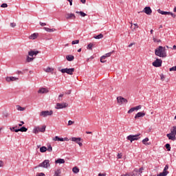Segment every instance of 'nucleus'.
Here are the masks:
<instances>
[{
	"label": "nucleus",
	"instance_id": "1",
	"mask_svg": "<svg viewBox=\"0 0 176 176\" xmlns=\"http://www.w3.org/2000/svg\"><path fill=\"white\" fill-rule=\"evenodd\" d=\"M155 56H158V57H167V53L166 52V47H163L162 46H159L155 51Z\"/></svg>",
	"mask_w": 176,
	"mask_h": 176
},
{
	"label": "nucleus",
	"instance_id": "2",
	"mask_svg": "<svg viewBox=\"0 0 176 176\" xmlns=\"http://www.w3.org/2000/svg\"><path fill=\"white\" fill-rule=\"evenodd\" d=\"M140 135H141V133L129 135L127 136L126 140H128V141H131V142H133V141H138V140H140Z\"/></svg>",
	"mask_w": 176,
	"mask_h": 176
},
{
	"label": "nucleus",
	"instance_id": "3",
	"mask_svg": "<svg viewBox=\"0 0 176 176\" xmlns=\"http://www.w3.org/2000/svg\"><path fill=\"white\" fill-rule=\"evenodd\" d=\"M46 131V126L43 125L42 127L37 126L33 129L34 134H38L39 133H45Z\"/></svg>",
	"mask_w": 176,
	"mask_h": 176
},
{
	"label": "nucleus",
	"instance_id": "4",
	"mask_svg": "<svg viewBox=\"0 0 176 176\" xmlns=\"http://www.w3.org/2000/svg\"><path fill=\"white\" fill-rule=\"evenodd\" d=\"M75 72V68H65V69H61L60 72L62 74H67L68 75H74V72Z\"/></svg>",
	"mask_w": 176,
	"mask_h": 176
},
{
	"label": "nucleus",
	"instance_id": "5",
	"mask_svg": "<svg viewBox=\"0 0 176 176\" xmlns=\"http://www.w3.org/2000/svg\"><path fill=\"white\" fill-rule=\"evenodd\" d=\"M117 102L118 105H123V104H127L128 101L127 99L122 96H118L117 97Z\"/></svg>",
	"mask_w": 176,
	"mask_h": 176
},
{
	"label": "nucleus",
	"instance_id": "6",
	"mask_svg": "<svg viewBox=\"0 0 176 176\" xmlns=\"http://www.w3.org/2000/svg\"><path fill=\"white\" fill-rule=\"evenodd\" d=\"M50 160H45L42 163L39 164L38 167H43V168H47L50 167Z\"/></svg>",
	"mask_w": 176,
	"mask_h": 176
},
{
	"label": "nucleus",
	"instance_id": "7",
	"mask_svg": "<svg viewBox=\"0 0 176 176\" xmlns=\"http://www.w3.org/2000/svg\"><path fill=\"white\" fill-rule=\"evenodd\" d=\"M53 115V111H43L40 113V116H43V118H46L47 116H52Z\"/></svg>",
	"mask_w": 176,
	"mask_h": 176
},
{
	"label": "nucleus",
	"instance_id": "8",
	"mask_svg": "<svg viewBox=\"0 0 176 176\" xmlns=\"http://www.w3.org/2000/svg\"><path fill=\"white\" fill-rule=\"evenodd\" d=\"M68 107V103L63 102V103H56V109H63V108H67Z\"/></svg>",
	"mask_w": 176,
	"mask_h": 176
},
{
	"label": "nucleus",
	"instance_id": "9",
	"mask_svg": "<svg viewBox=\"0 0 176 176\" xmlns=\"http://www.w3.org/2000/svg\"><path fill=\"white\" fill-rule=\"evenodd\" d=\"M163 63V60L162 59L157 58L153 63V65L155 67H159L162 66V64Z\"/></svg>",
	"mask_w": 176,
	"mask_h": 176
},
{
	"label": "nucleus",
	"instance_id": "10",
	"mask_svg": "<svg viewBox=\"0 0 176 176\" xmlns=\"http://www.w3.org/2000/svg\"><path fill=\"white\" fill-rule=\"evenodd\" d=\"M142 12L146 13V14H148V16H151V14H152V9L151 7H145Z\"/></svg>",
	"mask_w": 176,
	"mask_h": 176
},
{
	"label": "nucleus",
	"instance_id": "11",
	"mask_svg": "<svg viewBox=\"0 0 176 176\" xmlns=\"http://www.w3.org/2000/svg\"><path fill=\"white\" fill-rule=\"evenodd\" d=\"M6 80L8 82H14L16 80H19V78H16V77H13V76H7L6 78Z\"/></svg>",
	"mask_w": 176,
	"mask_h": 176
},
{
	"label": "nucleus",
	"instance_id": "12",
	"mask_svg": "<svg viewBox=\"0 0 176 176\" xmlns=\"http://www.w3.org/2000/svg\"><path fill=\"white\" fill-rule=\"evenodd\" d=\"M141 108H142V106H141V105H138L137 107H132L128 111V113H133V112H134V111H138V109H141Z\"/></svg>",
	"mask_w": 176,
	"mask_h": 176
},
{
	"label": "nucleus",
	"instance_id": "13",
	"mask_svg": "<svg viewBox=\"0 0 176 176\" xmlns=\"http://www.w3.org/2000/svg\"><path fill=\"white\" fill-rule=\"evenodd\" d=\"M38 54H39V51L31 50L28 52V56H30L32 58Z\"/></svg>",
	"mask_w": 176,
	"mask_h": 176
},
{
	"label": "nucleus",
	"instance_id": "14",
	"mask_svg": "<svg viewBox=\"0 0 176 176\" xmlns=\"http://www.w3.org/2000/svg\"><path fill=\"white\" fill-rule=\"evenodd\" d=\"M145 116V113L144 111L138 112L135 116V119H138V118H144Z\"/></svg>",
	"mask_w": 176,
	"mask_h": 176
},
{
	"label": "nucleus",
	"instance_id": "15",
	"mask_svg": "<svg viewBox=\"0 0 176 176\" xmlns=\"http://www.w3.org/2000/svg\"><path fill=\"white\" fill-rule=\"evenodd\" d=\"M166 137H168V140H171L172 141L176 140V137L173 133H170L166 135Z\"/></svg>",
	"mask_w": 176,
	"mask_h": 176
},
{
	"label": "nucleus",
	"instance_id": "16",
	"mask_svg": "<svg viewBox=\"0 0 176 176\" xmlns=\"http://www.w3.org/2000/svg\"><path fill=\"white\" fill-rule=\"evenodd\" d=\"M56 164H64L65 160L64 159L58 158L55 161Z\"/></svg>",
	"mask_w": 176,
	"mask_h": 176
},
{
	"label": "nucleus",
	"instance_id": "17",
	"mask_svg": "<svg viewBox=\"0 0 176 176\" xmlns=\"http://www.w3.org/2000/svg\"><path fill=\"white\" fill-rule=\"evenodd\" d=\"M76 16H75L74 14H67L66 15V19H70V20H74V19H76Z\"/></svg>",
	"mask_w": 176,
	"mask_h": 176
},
{
	"label": "nucleus",
	"instance_id": "18",
	"mask_svg": "<svg viewBox=\"0 0 176 176\" xmlns=\"http://www.w3.org/2000/svg\"><path fill=\"white\" fill-rule=\"evenodd\" d=\"M38 93H41V94H45V93H49V90L46 88H40L38 91Z\"/></svg>",
	"mask_w": 176,
	"mask_h": 176
},
{
	"label": "nucleus",
	"instance_id": "19",
	"mask_svg": "<svg viewBox=\"0 0 176 176\" xmlns=\"http://www.w3.org/2000/svg\"><path fill=\"white\" fill-rule=\"evenodd\" d=\"M157 12L160 14H164V15L171 14V12L162 11L160 9L157 10Z\"/></svg>",
	"mask_w": 176,
	"mask_h": 176
},
{
	"label": "nucleus",
	"instance_id": "20",
	"mask_svg": "<svg viewBox=\"0 0 176 176\" xmlns=\"http://www.w3.org/2000/svg\"><path fill=\"white\" fill-rule=\"evenodd\" d=\"M74 58L75 56H74V55L66 56V59L67 60V61H74Z\"/></svg>",
	"mask_w": 176,
	"mask_h": 176
},
{
	"label": "nucleus",
	"instance_id": "21",
	"mask_svg": "<svg viewBox=\"0 0 176 176\" xmlns=\"http://www.w3.org/2000/svg\"><path fill=\"white\" fill-rule=\"evenodd\" d=\"M168 174V171L164 169L163 172L157 175V176H166Z\"/></svg>",
	"mask_w": 176,
	"mask_h": 176
},
{
	"label": "nucleus",
	"instance_id": "22",
	"mask_svg": "<svg viewBox=\"0 0 176 176\" xmlns=\"http://www.w3.org/2000/svg\"><path fill=\"white\" fill-rule=\"evenodd\" d=\"M38 33H34L31 36H29L30 39H36L38 38Z\"/></svg>",
	"mask_w": 176,
	"mask_h": 176
},
{
	"label": "nucleus",
	"instance_id": "23",
	"mask_svg": "<svg viewBox=\"0 0 176 176\" xmlns=\"http://www.w3.org/2000/svg\"><path fill=\"white\" fill-rule=\"evenodd\" d=\"M54 176H61V169H57L55 170Z\"/></svg>",
	"mask_w": 176,
	"mask_h": 176
},
{
	"label": "nucleus",
	"instance_id": "24",
	"mask_svg": "<svg viewBox=\"0 0 176 176\" xmlns=\"http://www.w3.org/2000/svg\"><path fill=\"white\" fill-rule=\"evenodd\" d=\"M76 13H77V14H80V16H81V17H85V16H87V14H86V13L82 12V11H76Z\"/></svg>",
	"mask_w": 176,
	"mask_h": 176
},
{
	"label": "nucleus",
	"instance_id": "25",
	"mask_svg": "<svg viewBox=\"0 0 176 176\" xmlns=\"http://www.w3.org/2000/svg\"><path fill=\"white\" fill-rule=\"evenodd\" d=\"M80 140H82L80 138H72V141H73L74 142H76V144H78Z\"/></svg>",
	"mask_w": 176,
	"mask_h": 176
},
{
	"label": "nucleus",
	"instance_id": "26",
	"mask_svg": "<svg viewBox=\"0 0 176 176\" xmlns=\"http://www.w3.org/2000/svg\"><path fill=\"white\" fill-rule=\"evenodd\" d=\"M28 131V129H27L25 126H22L19 128V131H21V133H26V131Z\"/></svg>",
	"mask_w": 176,
	"mask_h": 176
},
{
	"label": "nucleus",
	"instance_id": "27",
	"mask_svg": "<svg viewBox=\"0 0 176 176\" xmlns=\"http://www.w3.org/2000/svg\"><path fill=\"white\" fill-rule=\"evenodd\" d=\"M72 171L74 174H78V173H79V168H78V166H74L72 168Z\"/></svg>",
	"mask_w": 176,
	"mask_h": 176
},
{
	"label": "nucleus",
	"instance_id": "28",
	"mask_svg": "<svg viewBox=\"0 0 176 176\" xmlns=\"http://www.w3.org/2000/svg\"><path fill=\"white\" fill-rule=\"evenodd\" d=\"M46 151H47V148L45 146L40 148V152H41V153H45Z\"/></svg>",
	"mask_w": 176,
	"mask_h": 176
},
{
	"label": "nucleus",
	"instance_id": "29",
	"mask_svg": "<svg viewBox=\"0 0 176 176\" xmlns=\"http://www.w3.org/2000/svg\"><path fill=\"white\" fill-rule=\"evenodd\" d=\"M131 28H132V30H135V28H138V23H131Z\"/></svg>",
	"mask_w": 176,
	"mask_h": 176
},
{
	"label": "nucleus",
	"instance_id": "30",
	"mask_svg": "<svg viewBox=\"0 0 176 176\" xmlns=\"http://www.w3.org/2000/svg\"><path fill=\"white\" fill-rule=\"evenodd\" d=\"M53 140L54 141H60V142L64 141V138H59L58 136H56Z\"/></svg>",
	"mask_w": 176,
	"mask_h": 176
},
{
	"label": "nucleus",
	"instance_id": "31",
	"mask_svg": "<svg viewBox=\"0 0 176 176\" xmlns=\"http://www.w3.org/2000/svg\"><path fill=\"white\" fill-rule=\"evenodd\" d=\"M34 57L31 58L28 56L26 58V61H27V63H31V62L34 61Z\"/></svg>",
	"mask_w": 176,
	"mask_h": 176
},
{
	"label": "nucleus",
	"instance_id": "32",
	"mask_svg": "<svg viewBox=\"0 0 176 176\" xmlns=\"http://www.w3.org/2000/svg\"><path fill=\"white\" fill-rule=\"evenodd\" d=\"M148 141H149V138H146L142 140V144H144V145H149L148 143H146L148 142Z\"/></svg>",
	"mask_w": 176,
	"mask_h": 176
},
{
	"label": "nucleus",
	"instance_id": "33",
	"mask_svg": "<svg viewBox=\"0 0 176 176\" xmlns=\"http://www.w3.org/2000/svg\"><path fill=\"white\" fill-rule=\"evenodd\" d=\"M95 39H102L104 38V35L102 34H100L96 36H94Z\"/></svg>",
	"mask_w": 176,
	"mask_h": 176
},
{
	"label": "nucleus",
	"instance_id": "34",
	"mask_svg": "<svg viewBox=\"0 0 176 176\" xmlns=\"http://www.w3.org/2000/svg\"><path fill=\"white\" fill-rule=\"evenodd\" d=\"M44 29L47 32H53V31H56V29H50L49 28H44Z\"/></svg>",
	"mask_w": 176,
	"mask_h": 176
},
{
	"label": "nucleus",
	"instance_id": "35",
	"mask_svg": "<svg viewBox=\"0 0 176 176\" xmlns=\"http://www.w3.org/2000/svg\"><path fill=\"white\" fill-rule=\"evenodd\" d=\"M170 133L173 134V135H176V126H173V129L170 131Z\"/></svg>",
	"mask_w": 176,
	"mask_h": 176
},
{
	"label": "nucleus",
	"instance_id": "36",
	"mask_svg": "<svg viewBox=\"0 0 176 176\" xmlns=\"http://www.w3.org/2000/svg\"><path fill=\"white\" fill-rule=\"evenodd\" d=\"M17 111H25V108L21 107L20 105H16Z\"/></svg>",
	"mask_w": 176,
	"mask_h": 176
},
{
	"label": "nucleus",
	"instance_id": "37",
	"mask_svg": "<svg viewBox=\"0 0 176 176\" xmlns=\"http://www.w3.org/2000/svg\"><path fill=\"white\" fill-rule=\"evenodd\" d=\"M165 148L167 149L168 151H171V146L170 145V144L167 143L165 145Z\"/></svg>",
	"mask_w": 176,
	"mask_h": 176
},
{
	"label": "nucleus",
	"instance_id": "38",
	"mask_svg": "<svg viewBox=\"0 0 176 176\" xmlns=\"http://www.w3.org/2000/svg\"><path fill=\"white\" fill-rule=\"evenodd\" d=\"M87 49L89 50H93V43H90L87 47Z\"/></svg>",
	"mask_w": 176,
	"mask_h": 176
},
{
	"label": "nucleus",
	"instance_id": "39",
	"mask_svg": "<svg viewBox=\"0 0 176 176\" xmlns=\"http://www.w3.org/2000/svg\"><path fill=\"white\" fill-rule=\"evenodd\" d=\"M107 58V56H105V55L102 56L100 57V63H106L107 60H105Z\"/></svg>",
	"mask_w": 176,
	"mask_h": 176
},
{
	"label": "nucleus",
	"instance_id": "40",
	"mask_svg": "<svg viewBox=\"0 0 176 176\" xmlns=\"http://www.w3.org/2000/svg\"><path fill=\"white\" fill-rule=\"evenodd\" d=\"M53 71H54V69H52L50 67H47L46 69H45V72H52Z\"/></svg>",
	"mask_w": 176,
	"mask_h": 176
},
{
	"label": "nucleus",
	"instance_id": "41",
	"mask_svg": "<svg viewBox=\"0 0 176 176\" xmlns=\"http://www.w3.org/2000/svg\"><path fill=\"white\" fill-rule=\"evenodd\" d=\"M47 151L48 152H52L53 151V147H52V145L48 146V148H47Z\"/></svg>",
	"mask_w": 176,
	"mask_h": 176
},
{
	"label": "nucleus",
	"instance_id": "42",
	"mask_svg": "<svg viewBox=\"0 0 176 176\" xmlns=\"http://www.w3.org/2000/svg\"><path fill=\"white\" fill-rule=\"evenodd\" d=\"M79 43V40H75L72 42V45H78Z\"/></svg>",
	"mask_w": 176,
	"mask_h": 176
},
{
	"label": "nucleus",
	"instance_id": "43",
	"mask_svg": "<svg viewBox=\"0 0 176 176\" xmlns=\"http://www.w3.org/2000/svg\"><path fill=\"white\" fill-rule=\"evenodd\" d=\"M63 97H64V94H60L59 96H58V100L59 101H63Z\"/></svg>",
	"mask_w": 176,
	"mask_h": 176
},
{
	"label": "nucleus",
	"instance_id": "44",
	"mask_svg": "<svg viewBox=\"0 0 176 176\" xmlns=\"http://www.w3.org/2000/svg\"><path fill=\"white\" fill-rule=\"evenodd\" d=\"M169 71L173 72V71H176V66L172 67L169 69Z\"/></svg>",
	"mask_w": 176,
	"mask_h": 176
},
{
	"label": "nucleus",
	"instance_id": "45",
	"mask_svg": "<svg viewBox=\"0 0 176 176\" xmlns=\"http://www.w3.org/2000/svg\"><path fill=\"white\" fill-rule=\"evenodd\" d=\"M10 26L12 27V28H14V27H16V23H10Z\"/></svg>",
	"mask_w": 176,
	"mask_h": 176
},
{
	"label": "nucleus",
	"instance_id": "46",
	"mask_svg": "<svg viewBox=\"0 0 176 176\" xmlns=\"http://www.w3.org/2000/svg\"><path fill=\"white\" fill-rule=\"evenodd\" d=\"M1 8H8V3H3L1 5Z\"/></svg>",
	"mask_w": 176,
	"mask_h": 176
},
{
	"label": "nucleus",
	"instance_id": "47",
	"mask_svg": "<svg viewBox=\"0 0 176 176\" xmlns=\"http://www.w3.org/2000/svg\"><path fill=\"white\" fill-rule=\"evenodd\" d=\"M74 122L72 120L68 121V126H72L74 124Z\"/></svg>",
	"mask_w": 176,
	"mask_h": 176
},
{
	"label": "nucleus",
	"instance_id": "48",
	"mask_svg": "<svg viewBox=\"0 0 176 176\" xmlns=\"http://www.w3.org/2000/svg\"><path fill=\"white\" fill-rule=\"evenodd\" d=\"M15 129H17V125L15 126H13V127H10V130L11 131H14Z\"/></svg>",
	"mask_w": 176,
	"mask_h": 176
},
{
	"label": "nucleus",
	"instance_id": "49",
	"mask_svg": "<svg viewBox=\"0 0 176 176\" xmlns=\"http://www.w3.org/2000/svg\"><path fill=\"white\" fill-rule=\"evenodd\" d=\"M160 78H161V80H164V79H166V77L164 76V74H161Z\"/></svg>",
	"mask_w": 176,
	"mask_h": 176
},
{
	"label": "nucleus",
	"instance_id": "50",
	"mask_svg": "<svg viewBox=\"0 0 176 176\" xmlns=\"http://www.w3.org/2000/svg\"><path fill=\"white\" fill-rule=\"evenodd\" d=\"M168 15L172 16L173 17V19H175V16H176L175 14H174L173 12H170V14H168Z\"/></svg>",
	"mask_w": 176,
	"mask_h": 176
},
{
	"label": "nucleus",
	"instance_id": "51",
	"mask_svg": "<svg viewBox=\"0 0 176 176\" xmlns=\"http://www.w3.org/2000/svg\"><path fill=\"white\" fill-rule=\"evenodd\" d=\"M153 41H154V42H157V43L161 42L160 39H157V38H153Z\"/></svg>",
	"mask_w": 176,
	"mask_h": 176
},
{
	"label": "nucleus",
	"instance_id": "52",
	"mask_svg": "<svg viewBox=\"0 0 176 176\" xmlns=\"http://www.w3.org/2000/svg\"><path fill=\"white\" fill-rule=\"evenodd\" d=\"M111 54H112V52H109V53L106 54L104 56L106 57H111Z\"/></svg>",
	"mask_w": 176,
	"mask_h": 176
},
{
	"label": "nucleus",
	"instance_id": "53",
	"mask_svg": "<svg viewBox=\"0 0 176 176\" xmlns=\"http://www.w3.org/2000/svg\"><path fill=\"white\" fill-rule=\"evenodd\" d=\"M36 176H46V175L43 173H40L37 174Z\"/></svg>",
	"mask_w": 176,
	"mask_h": 176
},
{
	"label": "nucleus",
	"instance_id": "54",
	"mask_svg": "<svg viewBox=\"0 0 176 176\" xmlns=\"http://www.w3.org/2000/svg\"><path fill=\"white\" fill-rule=\"evenodd\" d=\"M117 156H118V159H122V154L118 153Z\"/></svg>",
	"mask_w": 176,
	"mask_h": 176
},
{
	"label": "nucleus",
	"instance_id": "55",
	"mask_svg": "<svg viewBox=\"0 0 176 176\" xmlns=\"http://www.w3.org/2000/svg\"><path fill=\"white\" fill-rule=\"evenodd\" d=\"M40 25H41V27H45V25H46V23H40Z\"/></svg>",
	"mask_w": 176,
	"mask_h": 176
},
{
	"label": "nucleus",
	"instance_id": "56",
	"mask_svg": "<svg viewBox=\"0 0 176 176\" xmlns=\"http://www.w3.org/2000/svg\"><path fill=\"white\" fill-rule=\"evenodd\" d=\"M144 171V168H140L138 170V173H142Z\"/></svg>",
	"mask_w": 176,
	"mask_h": 176
},
{
	"label": "nucleus",
	"instance_id": "57",
	"mask_svg": "<svg viewBox=\"0 0 176 176\" xmlns=\"http://www.w3.org/2000/svg\"><path fill=\"white\" fill-rule=\"evenodd\" d=\"M23 124H24V122L21 121L20 124H19V127H21V126H23Z\"/></svg>",
	"mask_w": 176,
	"mask_h": 176
},
{
	"label": "nucleus",
	"instance_id": "58",
	"mask_svg": "<svg viewBox=\"0 0 176 176\" xmlns=\"http://www.w3.org/2000/svg\"><path fill=\"white\" fill-rule=\"evenodd\" d=\"M168 168V165H166L164 170H165V171H167Z\"/></svg>",
	"mask_w": 176,
	"mask_h": 176
},
{
	"label": "nucleus",
	"instance_id": "59",
	"mask_svg": "<svg viewBox=\"0 0 176 176\" xmlns=\"http://www.w3.org/2000/svg\"><path fill=\"white\" fill-rule=\"evenodd\" d=\"M68 2H69L70 6H72V1L73 0H67Z\"/></svg>",
	"mask_w": 176,
	"mask_h": 176
},
{
	"label": "nucleus",
	"instance_id": "60",
	"mask_svg": "<svg viewBox=\"0 0 176 176\" xmlns=\"http://www.w3.org/2000/svg\"><path fill=\"white\" fill-rule=\"evenodd\" d=\"M133 45H135V43H131L129 45V47H131Z\"/></svg>",
	"mask_w": 176,
	"mask_h": 176
},
{
	"label": "nucleus",
	"instance_id": "61",
	"mask_svg": "<svg viewBox=\"0 0 176 176\" xmlns=\"http://www.w3.org/2000/svg\"><path fill=\"white\" fill-rule=\"evenodd\" d=\"M14 131L15 133H19V131H20V129H14Z\"/></svg>",
	"mask_w": 176,
	"mask_h": 176
},
{
	"label": "nucleus",
	"instance_id": "62",
	"mask_svg": "<svg viewBox=\"0 0 176 176\" xmlns=\"http://www.w3.org/2000/svg\"><path fill=\"white\" fill-rule=\"evenodd\" d=\"M121 176H130V175H129V173H125V174L121 175Z\"/></svg>",
	"mask_w": 176,
	"mask_h": 176
},
{
	"label": "nucleus",
	"instance_id": "63",
	"mask_svg": "<svg viewBox=\"0 0 176 176\" xmlns=\"http://www.w3.org/2000/svg\"><path fill=\"white\" fill-rule=\"evenodd\" d=\"M65 94H71V90H68L65 92Z\"/></svg>",
	"mask_w": 176,
	"mask_h": 176
},
{
	"label": "nucleus",
	"instance_id": "64",
	"mask_svg": "<svg viewBox=\"0 0 176 176\" xmlns=\"http://www.w3.org/2000/svg\"><path fill=\"white\" fill-rule=\"evenodd\" d=\"M128 175H129V176H133V175H134V173H128Z\"/></svg>",
	"mask_w": 176,
	"mask_h": 176
}]
</instances>
